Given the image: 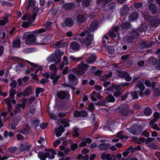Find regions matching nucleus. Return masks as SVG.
I'll list each match as a JSON object with an SVG mask.
<instances>
[{"instance_id":"f257e3e1","label":"nucleus","mask_w":160,"mask_h":160,"mask_svg":"<svg viewBox=\"0 0 160 160\" xmlns=\"http://www.w3.org/2000/svg\"><path fill=\"white\" fill-rule=\"evenodd\" d=\"M45 31V29L41 28L32 32V33L28 34V32L26 33L23 34L22 38L25 40V43L27 44H35L36 42L35 36L38 34H41L44 32Z\"/></svg>"},{"instance_id":"f03ea898","label":"nucleus","mask_w":160,"mask_h":160,"mask_svg":"<svg viewBox=\"0 0 160 160\" xmlns=\"http://www.w3.org/2000/svg\"><path fill=\"white\" fill-rule=\"evenodd\" d=\"M86 35L85 39H80L79 42L82 45H85L87 46H88L92 43L93 39V36L90 34L88 31H84L79 34L80 36H84Z\"/></svg>"},{"instance_id":"7ed1b4c3","label":"nucleus","mask_w":160,"mask_h":160,"mask_svg":"<svg viewBox=\"0 0 160 160\" xmlns=\"http://www.w3.org/2000/svg\"><path fill=\"white\" fill-rule=\"evenodd\" d=\"M89 65L82 62L78 65L77 67L72 69L73 72L78 75L82 76L84 74L87 70Z\"/></svg>"},{"instance_id":"20e7f679","label":"nucleus","mask_w":160,"mask_h":160,"mask_svg":"<svg viewBox=\"0 0 160 160\" xmlns=\"http://www.w3.org/2000/svg\"><path fill=\"white\" fill-rule=\"evenodd\" d=\"M57 123L60 126L55 129V132L56 136L59 137L62 135V132L64 131L63 127H68L69 126V124L67 121H57Z\"/></svg>"},{"instance_id":"39448f33","label":"nucleus","mask_w":160,"mask_h":160,"mask_svg":"<svg viewBox=\"0 0 160 160\" xmlns=\"http://www.w3.org/2000/svg\"><path fill=\"white\" fill-rule=\"evenodd\" d=\"M118 109L123 117L129 116L132 113V111L126 107H120Z\"/></svg>"},{"instance_id":"423d86ee","label":"nucleus","mask_w":160,"mask_h":160,"mask_svg":"<svg viewBox=\"0 0 160 160\" xmlns=\"http://www.w3.org/2000/svg\"><path fill=\"white\" fill-rule=\"evenodd\" d=\"M48 37H44L40 35L36 38L35 44H43L46 43L48 41Z\"/></svg>"},{"instance_id":"0eeeda50","label":"nucleus","mask_w":160,"mask_h":160,"mask_svg":"<svg viewBox=\"0 0 160 160\" xmlns=\"http://www.w3.org/2000/svg\"><path fill=\"white\" fill-rule=\"evenodd\" d=\"M64 54L63 52H60L55 53L53 55V61L56 64H58L60 63L61 61V57Z\"/></svg>"},{"instance_id":"6e6552de","label":"nucleus","mask_w":160,"mask_h":160,"mask_svg":"<svg viewBox=\"0 0 160 160\" xmlns=\"http://www.w3.org/2000/svg\"><path fill=\"white\" fill-rule=\"evenodd\" d=\"M69 79V82L71 84L73 85H77L78 81L77 77L74 75L71 74H69L68 76Z\"/></svg>"},{"instance_id":"1a4fd4ad","label":"nucleus","mask_w":160,"mask_h":160,"mask_svg":"<svg viewBox=\"0 0 160 160\" xmlns=\"http://www.w3.org/2000/svg\"><path fill=\"white\" fill-rule=\"evenodd\" d=\"M98 24V23L97 21H93L90 24L89 29H87L86 31H88L89 33H90V31L91 32H94L97 28Z\"/></svg>"},{"instance_id":"9d476101","label":"nucleus","mask_w":160,"mask_h":160,"mask_svg":"<svg viewBox=\"0 0 160 160\" xmlns=\"http://www.w3.org/2000/svg\"><path fill=\"white\" fill-rule=\"evenodd\" d=\"M99 142L101 143L98 145V148L101 150H105L107 149L109 146V144L106 143L105 139H102L100 140Z\"/></svg>"},{"instance_id":"9b49d317","label":"nucleus","mask_w":160,"mask_h":160,"mask_svg":"<svg viewBox=\"0 0 160 160\" xmlns=\"http://www.w3.org/2000/svg\"><path fill=\"white\" fill-rule=\"evenodd\" d=\"M5 103L7 105L8 109V111H10L12 108V105L11 103L12 102V103L15 104L16 103V101L14 99H11L9 98H8L4 100Z\"/></svg>"},{"instance_id":"f8f14e48","label":"nucleus","mask_w":160,"mask_h":160,"mask_svg":"<svg viewBox=\"0 0 160 160\" xmlns=\"http://www.w3.org/2000/svg\"><path fill=\"white\" fill-rule=\"evenodd\" d=\"M142 129L143 128L140 125L138 126L133 125L132 128L130 129L129 131L133 134L136 135L137 134V130H140Z\"/></svg>"},{"instance_id":"ddd939ff","label":"nucleus","mask_w":160,"mask_h":160,"mask_svg":"<svg viewBox=\"0 0 160 160\" xmlns=\"http://www.w3.org/2000/svg\"><path fill=\"white\" fill-rule=\"evenodd\" d=\"M152 64L155 65V68L157 70H160V58L159 60L153 58L151 60Z\"/></svg>"},{"instance_id":"4468645a","label":"nucleus","mask_w":160,"mask_h":160,"mask_svg":"<svg viewBox=\"0 0 160 160\" xmlns=\"http://www.w3.org/2000/svg\"><path fill=\"white\" fill-rule=\"evenodd\" d=\"M57 72H53L50 76L51 79L53 80V83L54 84H56L57 81L60 78V76L56 75Z\"/></svg>"},{"instance_id":"2eb2a0df","label":"nucleus","mask_w":160,"mask_h":160,"mask_svg":"<svg viewBox=\"0 0 160 160\" xmlns=\"http://www.w3.org/2000/svg\"><path fill=\"white\" fill-rule=\"evenodd\" d=\"M31 147V145L27 143L20 144L19 150L21 152H23L28 150Z\"/></svg>"},{"instance_id":"dca6fc26","label":"nucleus","mask_w":160,"mask_h":160,"mask_svg":"<svg viewBox=\"0 0 160 160\" xmlns=\"http://www.w3.org/2000/svg\"><path fill=\"white\" fill-rule=\"evenodd\" d=\"M30 129V126L28 123H27L25 127L22 129L20 130L19 132L22 134L27 135L29 133V131Z\"/></svg>"},{"instance_id":"f3484780","label":"nucleus","mask_w":160,"mask_h":160,"mask_svg":"<svg viewBox=\"0 0 160 160\" xmlns=\"http://www.w3.org/2000/svg\"><path fill=\"white\" fill-rule=\"evenodd\" d=\"M64 23L66 26L71 27L73 25L74 21L72 18H67L65 20Z\"/></svg>"},{"instance_id":"a211bd4d","label":"nucleus","mask_w":160,"mask_h":160,"mask_svg":"<svg viewBox=\"0 0 160 160\" xmlns=\"http://www.w3.org/2000/svg\"><path fill=\"white\" fill-rule=\"evenodd\" d=\"M148 8L152 14H155L156 13L157 9L155 4L152 3L148 5Z\"/></svg>"},{"instance_id":"6ab92c4d","label":"nucleus","mask_w":160,"mask_h":160,"mask_svg":"<svg viewBox=\"0 0 160 160\" xmlns=\"http://www.w3.org/2000/svg\"><path fill=\"white\" fill-rule=\"evenodd\" d=\"M67 44L63 42L62 41L58 42L53 45V48H58L61 47H63L66 46Z\"/></svg>"},{"instance_id":"aec40b11","label":"nucleus","mask_w":160,"mask_h":160,"mask_svg":"<svg viewBox=\"0 0 160 160\" xmlns=\"http://www.w3.org/2000/svg\"><path fill=\"white\" fill-rule=\"evenodd\" d=\"M144 83V80L139 81L138 82L136 87H137L141 91H143L145 89Z\"/></svg>"},{"instance_id":"412c9836","label":"nucleus","mask_w":160,"mask_h":160,"mask_svg":"<svg viewBox=\"0 0 160 160\" xmlns=\"http://www.w3.org/2000/svg\"><path fill=\"white\" fill-rule=\"evenodd\" d=\"M144 83L147 87H151L152 89H153L156 85L155 81H153L151 82L148 80H146L145 82L144 81Z\"/></svg>"},{"instance_id":"4be33fe9","label":"nucleus","mask_w":160,"mask_h":160,"mask_svg":"<svg viewBox=\"0 0 160 160\" xmlns=\"http://www.w3.org/2000/svg\"><path fill=\"white\" fill-rule=\"evenodd\" d=\"M70 47L72 49L76 51L79 49L80 48L79 44L76 42H73L71 43Z\"/></svg>"},{"instance_id":"5701e85b","label":"nucleus","mask_w":160,"mask_h":160,"mask_svg":"<svg viewBox=\"0 0 160 160\" xmlns=\"http://www.w3.org/2000/svg\"><path fill=\"white\" fill-rule=\"evenodd\" d=\"M50 154L49 152H46L43 153L42 152H39L38 153V155L39 158L41 160H45L46 158L49 156Z\"/></svg>"},{"instance_id":"b1692460","label":"nucleus","mask_w":160,"mask_h":160,"mask_svg":"<svg viewBox=\"0 0 160 160\" xmlns=\"http://www.w3.org/2000/svg\"><path fill=\"white\" fill-rule=\"evenodd\" d=\"M96 58L94 54H91L89 57L86 59V62L88 64L93 63L95 61Z\"/></svg>"},{"instance_id":"393cba45","label":"nucleus","mask_w":160,"mask_h":160,"mask_svg":"<svg viewBox=\"0 0 160 160\" xmlns=\"http://www.w3.org/2000/svg\"><path fill=\"white\" fill-rule=\"evenodd\" d=\"M18 123V121H11L9 123V127L12 129H15L16 126Z\"/></svg>"},{"instance_id":"a878e982","label":"nucleus","mask_w":160,"mask_h":160,"mask_svg":"<svg viewBox=\"0 0 160 160\" xmlns=\"http://www.w3.org/2000/svg\"><path fill=\"white\" fill-rule=\"evenodd\" d=\"M26 61L28 62L31 66L37 68L35 70L34 74L37 73L39 70H42V68L40 66H38L37 65H36L32 62H31L28 61L26 60Z\"/></svg>"},{"instance_id":"bb28decb","label":"nucleus","mask_w":160,"mask_h":160,"mask_svg":"<svg viewBox=\"0 0 160 160\" xmlns=\"http://www.w3.org/2000/svg\"><path fill=\"white\" fill-rule=\"evenodd\" d=\"M66 115V113L63 112L59 113L58 114V116L55 115L54 113H52L51 114V117L52 119H57L58 118V117L60 118H63Z\"/></svg>"},{"instance_id":"cd10ccee","label":"nucleus","mask_w":160,"mask_h":160,"mask_svg":"<svg viewBox=\"0 0 160 160\" xmlns=\"http://www.w3.org/2000/svg\"><path fill=\"white\" fill-rule=\"evenodd\" d=\"M32 91V88L31 87H28L26 88L23 92V95L24 96H28L31 94Z\"/></svg>"},{"instance_id":"c85d7f7f","label":"nucleus","mask_w":160,"mask_h":160,"mask_svg":"<svg viewBox=\"0 0 160 160\" xmlns=\"http://www.w3.org/2000/svg\"><path fill=\"white\" fill-rule=\"evenodd\" d=\"M121 26L122 29L128 30L130 28L131 25L129 22H122L121 24Z\"/></svg>"},{"instance_id":"c756f323","label":"nucleus","mask_w":160,"mask_h":160,"mask_svg":"<svg viewBox=\"0 0 160 160\" xmlns=\"http://www.w3.org/2000/svg\"><path fill=\"white\" fill-rule=\"evenodd\" d=\"M156 121H150L149 124L151 125V128L154 129L157 131H159L160 129L158 127V125L154 123Z\"/></svg>"},{"instance_id":"7c9ffc66","label":"nucleus","mask_w":160,"mask_h":160,"mask_svg":"<svg viewBox=\"0 0 160 160\" xmlns=\"http://www.w3.org/2000/svg\"><path fill=\"white\" fill-rule=\"evenodd\" d=\"M116 72L117 73L118 76L122 79L124 78L126 75L127 73L126 71H122L118 70H117Z\"/></svg>"},{"instance_id":"2f4dec72","label":"nucleus","mask_w":160,"mask_h":160,"mask_svg":"<svg viewBox=\"0 0 160 160\" xmlns=\"http://www.w3.org/2000/svg\"><path fill=\"white\" fill-rule=\"evenodd\" d=\"M134 148L132 146L130 147L129 148L127 149L125 151L122 153V155L125 157L128 155L130 152H132L134 151Z\"/></svg>"},{"instance_id":"473e14b6","label":"nucleus","mask_w":160,"mask_h":160,"mask_svg":"<svg viewBox=\"0 0 160 160\" xmlns=\"http://www.w3.org/2000/svg\"><path fill=\"white\" fill-rule=\"evenodd\" d=\"M75 6V5L72 3H66L63 6L64 8L66 10L72 9L74 8Z\"/></svg>"},{"instance_id":"72a5a7b5","label":"nucleus","mask_w":160,"mask_h":160,"mask_svg":"<svg viewBox=\"0 0 160 160\" xmlns=\"http://www.w3.org/2000/svg\"><path fill=\"white\" fill-rule=\"evenodd\" d=\"M86 20L85 17L82 14H79L77 17V21L80 23L84 22Z\"/></svg>"},{"instance_id":"f704fd0d","label":"nucleus","mask_w":160,"mask_h":160,"mask_svg":"<svg viewBox=\"0 0 160 160\" xmlns=\"http://www.w3.org/2000/svg\"><path fill=\"white\" fill-rule=\"evenodd\" d=\"M130 35H131L134 39H137L139 36V34L137 31L133 30L130 33Z\"/></svg>"},{"instance_id":"c9c22d12","label":"nucleus","mask_w":160,"mask_h":160,"mask_svg":"<svg viewBox=\"0 0 160 160\" xmlns=\"http://www.w3.org/2000/svg\"><path fill=\"white\" fill-rule=\"evenodd\" d=\"M66 93L64 91L59 92L57 93V97L61 99H64L66 97Z\"/></svg>"},{"instance_id":"e433bc0d","label":"nucleus","mask_w":160,"mask_h":160,"mask_svg":"<svg viewBox=\"0 0 160 160\" xmlns=\"http://www.w3.org/2000/svg\"><path fill=\"white\" fill-rule=\"evenodd\" d=\"M81 1L82 2L83 7H86L89 5L90 0H77V2H79Z\"/></svg>"},{"instance_id":"4c0bfd02","label":"nucleus","mask_w":160,"mask_h":160,"mask_svg":"<svg viewBox=\"0 0 160 160\" xmlns=\"http://www.w3.org/2000/svg\"><path fill=\"white\" fill-rule=\"evenodd\" d=\"M101 157L102 160H110V154L103 152L101 154Z\"/></svg>"},{"instance_id":"58836bf2","label":"nucleus","mask_w":160,"mask_h":160,"mask_svg":"<svg viewBox=\"0 0 160 160\" xmlns=\"http://www.w3.org/2000/svg\"><path fill=\"white\" fill-rule=\"evenodd\" d=\"M36 16V14L33 13L32 16L29 15L28 17V22L29 24H31L32 22L34 20L35 17Z\"/></svg>"},{"instance_id":"ea45409f","label":"nucleus","mask_w":160,"mask_h":160,"mask_svg":"<svg viewBox=\"0 0 160 160\" xmlns=\"http://www.w3.org/2000/svg\"><path fill=\"white\" fill-rule=\"evenodd\" d=\"M138 92L132 91L131 92L130 94L132 98V99H137L138 98Z\"/></svg>"},{"instance_id":"a19ab883","label":"nucleus","mask_w":160,"mask_h":160,"mask_svg":"<svg viewBox=\"0 0 160 160\" xmlns=\"http://www.w3.org/2000/svg\"><path fill=\"white\" fill-rule=\"evenodd\" d=\"M138 13L137 12L132 13L129 16V19L131 21L136 20L138 17Z\"/></svg>"},{"instance_id":"79ce46f5","label":"nucleus","mask_w":160,"mask_h":160,"mask_svg":"<svg viewBox=\"0 0 160 160\" xmlns=\"http://www.w3.org/2000/svg\"><path fill=\"white\" fill-rule=\"evenodd\" d=\"M24 68V65L22 64H20L17 65L16 68V71L19 72L23 71Z\"/></svg>"},{"instance_id":"37998d69","label":"nucleus","mask_w":160,"mask_h":160,"mask_svg":"<svg viewBox=\"0 0 160 160\" xmlns=\"http://www.w3.org/2000/svg\"><path fill=\"white\" fill-rule=\"evenodd\" d=\"M151 113V109L148 107H146L144 110V113L146 116H149Z\"/></svg>"},{"instance_id":"c03bdc74","label":"nucleus","mask_w":160,"mask_h":160,"mask_svg":"<svg viewBox=\"0 0 160 160\" xmlns=\"http://www.w3.org/2000/svg\"><path fill=\"white\" fill-rule=\"evenodd\" d=\"M113 88H115L116 90L118 91H120L122 89L120 84L118 85L115 84H112V87H111V91L113 90Z\"/></svg>"},{"instance_id":"a18cd8bd","label":"nucleus","mask_w":160,"mask_h":160,"mask_svg":"<svg viewBox=\"0 0 160 160\" xmlns=\"http://www.w3.org/2000/svg\"><path fill=\"white\" fill-rule=\"evenodd\" d=\"M34 100V99L33 98H31L30 99H27L25 98H23L22 99V103L21 104L22 105V108L24 109V108L25 106V104L26 103V102L27 100H28L29 101H33Z\"/></svg>"},{"instance_id":"49530a36","label":"nucleus","mask_w":160,"mask_h":160,"mask_svg":"<svg viewBox=\"0 0 160 160\" xmlns=\"http://www.w3.org/2000/svg\"><path fill=\"white\" fill-rule=\"evenodd\" d=\"M20 40L19 39L15 40L13 43V46L15 48L20 47Z\"/></svg>"},{"instance_id":"de8ad7c7","label":"nucleus","mask_w":160,"mask_h":160,"mask_svg":"<svg viewBox=\"0 0 160 160\" xmlns=\"http://www.w3.org/2000/svg\"><path fill=\"white\" fill-rule=\"evenodd\" d=\"M117 136L120 139H125L128 138L126 136L123 135V133L122 131H121L117 133Z\"/></svg>"},{"instance_id":"09e8293b","label":"nucleus","mask_w":160,"mask_h":160,"mask_svg":"<svg viewBox=\"0 0 160 160\" xmlns=\"http://www.w3.org/2000/svg\"><path fill=\"white\" fill-rule=\"evenodd\" d=\"M78 128L76 127L73 128V131L72 133V136L73 137H79V134L78 132Z\"/></svg>"},{"instance_id":"8fccbe9b","label":"nucleus","mask_w":160,"mask_h":160,"mask_svg":"<svg viewBox=\"0 0 160 160\" xmlns=\"http://www.w3.org/2000/svg\"><path fill=\"white\" fill-rule=\"evenodd\" d=\"M148 146L149 148L152 149L157 150L158 148V147L156 144L154 142L150 143L148 145Z\"/></svg>"},{"instance_id":"3c124183","label":"nucleus","mask_w":160,"mask_h":160,"mask_svg":"<svg viewBox=\"0 0 160 160\" xmlns=\"http://www.w3.org/2000/svg\"><path fill=\"white\" fill-rule=\"evenodd\" d=\"M110 91V88H108L106 90L105 95L107 98V101L110 102V94H109V92Z\"/></svg>"},{"instance_id":"603ef678","label":"nucleus","mask_w":160,"mask_h":160,"mask_svg":"<svg viewBox=\"0 0 160 160\" xmlns=\"http://www.w3.org/2000/svg\"><path fill=\"white\" fill-rule=\"evenodd\" d=\"M148 29V26L145 24H141L139 28V31L140 32H144Z\"/></svg>"},{"instance_id":"864d4df0","label":"nucleus","mask_w":160,"mask_h":160,"mask_svg":"<svg viewBox=\"0 0 160 160\" xmlns=\"http://www.w3.org/2000/svg\"><path fill=\"white\" fill-rule=\"evenodd\" d=\"M125 39L128 42L131 43L133 41L134 38H133L131 35H127L125 37Z\"/></svg>"},{"instance_id":"5fc2aeb1","label":"nucleus","mask_w":160,"mask_h":160,"mask_svg":"<svg viewBox=\"0 0 160 160\" xmlns=\"http://www.w3.org/2000/svg\"><path fill=\"white\" fill-rule=\"evenodd\" d=\"M18 150V149L16 147H12L8 148V151L11 153H14Z\"/></svg>"},{"instance_id":"6e6d98bb","label":"nucleus","mask_w":160,"mask_h":160,"mask_svg":"<svg viewBox=\"0 0 160 160\" xmlns=\"http://www.w3.org/2000/svg\"><path fill=\"white\" fill-rule=\"evenodd\" d=\"M153 92L155 96L156 97H159L160 96V89L159 88H153Z\"/></svg>"},{"instance_id":"4d7b16f0","label":"nucleus","mask_w":160,"mask_h":160,"mask_svg":"<svg viewBox=\"0 0 160 160\" xmlns=\"http://www.w3.org/2000/svg\"><path fill=\"white\" fill-rule=\"evenodd\" d=\"M153 118L151 120H158L160 117V113L157 112H155L153 115Z\"/></svg>"},{"instance_id":"13d9d810","label":"nucleus","mask_w":160,"mask_h":160,"mask_svg":"<svg viewBox=\"0 0 160 160\" xmlns=\"http://www.w3.org/2000/svg\"><path fill=\"white\" fill-rule=\"evenodd\" d=\"M88 115L87 112L85 110H82L80 112V117H86Z\"/></svg>"},{"instance_id":"bf43d9fd","label":"nucleus","mask_w":160,"mask_h":160,"mask_svg":"<svg viewBox=\"0 0 160 160\" xmlns=\"http://www.w3.org/2000/svg\"><path fill=\"white\" fill-rule=\"evenodd\" d=\"M108 0H98L97 1V3L98 4H99L100 5L102 6V5L104 6L106 4V2Z\"/></svg>"},{"instance_id":"052dcab7","label":"nucleus","mask_w":160,"mask_h":160,"mask_svg":"<svg viewBox=\"0 0 160 160\" xmlns=\"http://www.w3.org/2000/svg\"><path fill=\"white\" fill-rule=\"evenodd\" d=\"M1 4L2 6H4L5 5H6L7 6L9 7H12V5L9 2L7 1H3L1 2Z\"/></svg>"},{"instance_id":"680f3d73","label":"nucleus","mask_w":160,"mask_h":160,"mask_svg":"<svg viewBox=\"0 0 160 160\" xmlns=\"http://www.w3.org/2000/svg\"><path fill=\"white\" fill-rule=\"evenodd\" d=\"M108 36H107L106 35H105L103 37L102 39V43H105V45L108 44L107 43H109V42L108 41Z\"/></svg>"},{"instance_id":"e2e57ef3","label":"nucleus","mask_w":160,"mask_h":160,"mask_svg":"<svg viewBox=\"0 0 160 160\" xmlns=\"http://www.w3.org/2000/svg\"><path fill=\"white\" fill-rule=\"evenodd\" d=\"M10 92L9 97L11 98H13L14 97L15 94H16V92L14 89H12L10 90Z\"/></svg>"},{"instance_id":"0e129e2a","label":"nucleus","mask_w":160,"mask_h":160,"mask_svg":"<svg viewBox=\"0 0 160 160\" xmlns=\"http://www.w3.org/2000/svg\"><path fill=\"white\" fill-rule=\"evenodd\" d=\"M134 7L136 8H139L141 7L143 5V3L142 2L138 3H134L133 4Z\"/></svg>"},{"instance_id":"69168bd1","label":"nucleus","mask_w":160,"mask_h":160,"mask_svg":"<svg viewBox=\"0 0 160 160\" xmlns=\"http://www.w3.org/2000/svg\"><path fill=\"white\" fill-rule=\"evenodd\" d=\"M36 112V108L34 106H31L30 107L29 109V113L32 115L34 114Z\"/></svg>"},{"instance_id":"338daca9","label":"nucleus","mask_w":160,"mask_h":160,"mask_svg":"<svg viewBox=\"0 0 160 160\" xmlns=\"http://www.w3.org/2000/svg\"><path fill=\"white\" fill-rule=\"evenodd\" d=\"M44 91L43 89L42 88H37L36 90V96L37 97H38V94L41 92H43Z\"/></svg>"},{"instance_id":"774afa93","label":"nucleus","mask_w":160,"mask_h":160,"mask_svg":"<svg viewBox=\"0 0 160 160\" xmlns=\"http://www.w3.org/2000/svg\"><path fill=\"white\" fill-rule=\"evenodd\" d=\"M141 136L146 137H148L150 136L147 130H145L141 134Z\"/></svg>"}]
</instances>
